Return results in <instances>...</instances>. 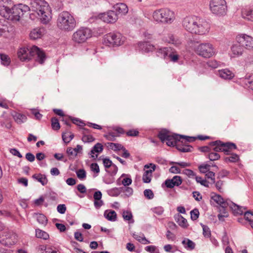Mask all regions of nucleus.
Instances as JSON below:
<instances>
[{
	"label": "nucleus",
	"mask_w": 253,
	"mask_h": 253,
	"mask_svg": "<svg viewBox=\"0 0 253 253\" xmlns=\"http://www.w3.org/2000/svg\"><path fill=\"white\" fill-rule=\"evenodd\" d=\"M133 237L138 242H142V237H145L144 234L140 233L139 234L134 233L132 234Z\"/></svg>",
	"instance_id": "774afa93"
},
{
	"label": "nucleus",
	"mask_w": 253,
	"mask_h": 253,
	"mask_svg": "<svg viewBox=\"0 0 253 253\" xmlns=\"http://www.w3.org/2000/svg\"><path fill=\"white\" fill-rule=\"evenodd\" d=\"M92 32L88 28L82 27L78 29L72 35V40L76 43H82L84 42L90 38Z\"/></svg>",
	"instance_id": "1a4fd4ad"
},
{
	"label": "nucleus",
	"mask_w": 253,
	"mask_h": 253,
	"mask_svg": "<svg viewBox=\"0 0 253 253\" xmlns=\"http://www.w3.org/2000/svg\"><path fill=\"white\" fill-rule=\"evenodd\" d=\"M36 237L44 240H46L49 238V236L47 232L40 229H36Z\"/></svg>",
	"instance_id": "c9c22d12"
},
{
	"label": "nucleus",
	"mask_w": 253,
	"mask_h": 253,
	"mask_svg": "<svg viewBox=\"0 0 253 253\" xmlns=\"http://www.w3.org/2000/svg\"><path fill=\"white\" fill-rule=\"evenodd\" d=\"M144 196L148 199H152L154 198V194L151 189H145L144 191Z\"/></svg>",
	"instance_id": "bf43d9fd"
},
{
	"label": "nucleus",
	"mask_w": 253,
	"mask_h": 253,
	"mask_svg": "<svg viewBox=\"0 0 253 253\" xmlns=\"http://www.w3.org/2000/svg\"><path fill=\"white\" fill-rule=\"evenodd\" d=\"M18 241L17 234L12 231L4 232L0 234V243L10 247L15 245Z\"/></svg>",
	"instance_id": "f8f14e48"
},
{
	"label": "nucleus",
	"mask_w": 253,
	"mask_h": 253,
	"mask_svg": "<svg viewBox=\"0 0 253 253\" xmlns=\"http://www.w3.org/2000/svg\"><path fill=\"white\" fill-rule=\"evenodd\" d=\"M182 244L184 246V248L188 250H194L196 246L194 242L188 238H184L182 241Z\"/></svg>",
	"instance_id": "2f4dec72"
},
{
	"label": "nucleus",
	"mask_w": 253,
	"mask_h": 253,
	"mask_svg": "<svg viewBox=\"0 0 253 253\" xmlns=\"http://www.w3.org/2000/svg\"><path fill=\"white\" fill-rule=\"evenodd\" d=\"M210 145L214 146L213 148L214 152H224L226 155L229 154L230 151L237 149L235 143L232 142L223 143L220 140L211 142L210 143Z\"/></svg>",
	"instance_id": "6e6552de"
},
{
	"label": "nucleus",
	"mask_w": 253,
	"mask_h": 253,
	"mask_svg": "<svg viewBox=\"0 0 253 253\" xmlns=\"http://www.w3.org/2000/svg\"><path fill=\"white\" fill-rule=\"evenodd\" d=\"M145 250L150 253H160L157 247L155 246H148L145 248Z\"/></svg>",
	"instance_id": "09e8293b"
},
{
	"label": "nucleus",
	"mask_w": 253,
	"mask_h": 253,
	"mask_svg": "<svg viewBox=\"0 0 253 253\" xmlns=\"http://www.w3.org/2000/svg\"><path fill=\"white\" fill-rule=\"evenodd\" d=\"M82 141L84 143L91 142L94 141V138L91 135L84 134L82 138Z\"/></svg>",
	"instance_id": "13d9d810"
},
{
	"label": "nucleus",
	"mask_w": 253,
	"mask_h": 253,
	"mask_svg": "<svg viewBox=\"0 0 253 253\" xmlns=\"http://www.w3.org/2000/svg\"><path fill=\"white\" fill-rule=\"evenodd\" d=\"M0 59L1 64L4 66H8L10 63V58L5 54L0 53Z\"/></svg>",
	"instance_id": "4c0bfd02"
},
{
	"label": "nucleus",
	"mask_w": 253,
	"mask_h": 253,
	"mask_svg": "<svg viewBox=\"0 0 253 253\" xmlns=\"http://www.w3.org/2000/svg\"><path fill=\"white\" fill-rule=\"evenodd\" d=\"M195 51L197 55L204 58H210L217 53L216 49L210 42L199 44L195 47Z\"/></svg>",
	"instance_id": "423d86ee"
},
{
	"label": "nucleus",
	"mask_w": 253,
	"mask_h": 253,
	"mask_svg": "<svg viewBox=\"0 0 253 253\" xmlns=\"http://www.w3.org/2000/svg\"><path fill=\"white\" fill-rule=\"evenodd\" d=\"M107 147L110 149L113 150L114 151H118L123 150L124 147L119 143H114L112 142H108L107 143Z\"/></svg>",
	"instance_id": "ea45409f"
},
{
	"label": "nucleus",
	"mask_w": 253,
	"mask_h": 253,
	"mask_svg": "<svg viewBox=\"0 0 253 253\" xmlns=\"http://www.w3.org/2000/svg\"><path fill=\"white\" fill-rule=\"evenodd\" d=\"M103 164L104 167L106 169V171H107V169L109 168H111L113 165L112 162L109 158H105L103 159Z\"/></svg>",
	"instance_id": "864d4df0"
},
{
	"label": "nucleus",
	"mask_w": 253,
	"mask_h": 253,
	"mask_svg": "<svg viewBox=\"0 0 253 253\" xmlns=\"http://www.w3.org/2000/svg\"><path fill=\"white\" fill-rule=\"evenodd\" d=\"M69 119L72 121L73 124L77 126H85V124L82 120L78 118H72L71 117H69Z\"/></svg>",
	"instance_id": "5fc2aeb1"
},
{
	"label": "nucleus",
	"mask_w": 253,
	"mask_h": 253,
	"mask_svg": "<svg viewBox=\"0 0 253 253\" xmlns=\"http://www.w3.org/2000/svg\"><path fill=\"white\" fill-rule=\"evenodd\" d=\"M157 52L158 56L165 59H169L173 62H177L179 57L176 51L170 47L160 48Z\"/></svg>",
	"instance_id": "9d476101"
},
{
	"label": "nucleus",
	"mask_w": 253,
	"mask_h": 253,
	"mask_svg": "<svg viewBox=\"0 0 253 253\" xmlns=\"http://www.w3.org/2000/svg\"><path fill=\"white\" fill-rule=\"evenodd\" d=\"M121 191L124 193V195H121L122 197L125 196V197H128L131 196L133 194V190L132 188L129 187H122Z\"/></svg>",
	"instance_id": "58836bf2"
},
{
	"label": "nucleus",
	"mask_w": 253,
	"mask_h": 253,
	"mask_svg": "<svg viewBox=\"0 0 253 253\" xmlns=\"http://www.w3.org/2000/svg\"><path fill=\"white\" fill-rule=\"evenodd\" d=\"M174 218L176 222L180 226L183 228H186L188 226V224L187 223V220L182 215L178 214L175 216Z\"/></svg>",
	"instance_id": "473e14b6"
},
{
	"label": "nucleus",
	"mask_w": 253,
	"mask_h": 253,
	"mask_svg": "<svg viewBox=\"0 0 253 253\" xmlns=\"http://www.w3.org/2000/svg\"><path fill=\"white\" fill-rule=\"evenodd\" d=\"M239 159V158L238 155L236 154H232L230 156L225 158V161L226 162H236L238 161Z\"/></svg>",
	"instance_id": "de8ad7c7"
},
{
	"label": "nucleus",
	"mask_w": 253,
	"mask_h": 253,
	"mask_svg": "<svg viewBox=\"0 0 253 253\" xmlns=\"http://www.w3.org/2000/svg\"><path fill=\"white\" fill-rule=\"evenodd\" d=\"M51 126L53 129L54 130H58L60 126L58 120L56 118H52L51 120Z\"/></svg>",
	"instance_id": "49530a36"
},
{
	"label": "nucleus",
	"mask_w": 253,
	"mask_h": 253,
	"mask_svg": "<svg viewBox=\"0 0 253 253\" xmlns=\"http://www.w3.org/2000/svg\"><path fill=\"white\" fill-rule=\"evenodd\" d=\"M103 146L101 143H97L92 148L90 151V155L91 158L96 159L98 157V154L94 155L95 153H100L103 151Z\"/></svg>",
	"instance_id": "c85d7f7f"
},
{
	"label": "nucleus",
	"mask_w": 253,
	"mask_h": 253,
	"mask_svg": "<svg viewBox=\"0 0 253 253\" xmlns=\"http://www.w3.org/2000/svg\"><path fill=\"white\" fill-rule=\"evenodd\" d=\"M99 18L106 23H115L118 19V14L114 10H110L99 15Z\"/></svg>",
	"instance_id": "6ab92c4d"
},
{
	"label": "nucleus",
	"mask_w": 253,
	"mask_h": 253,
	"mask_svg": "<svg viewBox=\"0 0 253 253\" xmlns=\"http://www.w3.org/2000/svg\"><path fill=\"white\" fill-rule=\"evenodd\" d=\"M198 17L188 16L185 17L182 21V26L187 31L193 33L195 28L196 24H197Z\"/></svg>",
	"instance_id": "a211bd4d"
},
{
	"label": "nucleus",
	"mask_w": 253,
	"mask_h": 253,
	"mask_svg": "<svg viewBox=\"0 0 253 253\" xmlns=\"http://www.w3.org/2000/svg\"><path fill=\"white\" fill-rule=\"evenodd\" d=\"M44 34L43 28H36L33 29L30 34V37L31 39L36 40L41 38Z\"/></svg>",
	"instance_id": "a878e982"
},
{
	"label": "nucleus",
	"mask_w": 253,
	"mask_h": 253,
	"mask_svg": "<svg viewBox=\"0 0 253 253\" xmlns=\"http://www.w3.org/2000/svg\"><path fill=\"white\" fill-rule=\"evenodd\" d=\"M17 56L21 61H29L33 56H36V60L40 64H42L46 58L44 52L35 45L29 48H20L17 51Z\"/></svg>",
	"instance_id": "7ed1b4c3"
},
{
	"label": "nucleus",
	"mask_w": 253,
	"mask_h": 253,
	"mask_svg": "<svg viewBox=\"0 0 253 253\" xmlns=\"http://www.w3.org/2000/svg\"><path fill=\"white\" fill-rule=\"evenodd\" d=\"M209 159L211 161H216L220 158V155L216 152H211L208 155Z\"/></svg>",
	"instance_id": "6e6d98bb"
},
{
	"label": "nucleus",
	"mask_w": 253,
	"mask_h": 253,
	"mask_svg": "<svg viewBox=\"0 0 253 253\" xmlns=\"http://www.w3.org/2000/svg\"><path fill=\"white\" fill-rule=\"evenodd\" d=\"M241 16L244 19L253 21V7L246 6L241 9Z\"/></svg>",
	"instance_id": "5701e85b"
},
{
	"label": "nucleus",
	"mask_w": 253,
	"mask_h": 253,
	"mask_svg": "<svg viewBox=\"0 0 253 253\" xmlns=\"http://www.w3.org/2000/svg\"><path fill=\"white\" fill-rule=\"evenodd\" d=\"M77 177L80 179H84L86 177V171L84 169H80L76 171Z\"/></svg>",
	"instance_id": "603ef678"
},
{
	"label": "nucleus",
	"mask_w": 253,
	"mask_h": 253,
	"mask_svg": "<svg viewBox=\"0 0 253 253\" xmlns=\"http://www.w3.org/2000/svg\"><path fill=\"white\" fill-rule=\"evenodd\" d=\"M114 9L118 14H125L128 12V8L126 5L123 3H117L114 6Z\"/></svg>",
	"instance_id": "bb28decb"
},
{
	"label": "nucleus",
	"mask_w": 253,
	"mask_h": 253,
	"mask_svg": "<svg viewBox=\"0 0 253 253\" xmlns=\"http://www.w3.org/2000/svg\"><path fill=\"white\" fill-rule=\"evenodd\" d=\"M42 23L47 24L51 19V12L49 6L38 15Z\"/></svg>",
	"instance_id": "b1692460"
},
{
	"label": "nucleus",
	"mask_w": 253,
	"mask_h": 253,
	"mask_svg": "<svg viewBox=\"0 0 253 253\" xmlns=\"http://www.w3.org/2000/svg\"><path fill=\"white\" fill-rule=\"evenodd\" d=\"M246 81V84H251V86L253 89V74L249 75H247L245 79Z\"/></svg>",
	"instance_id": "0e129e2a"
},
{
	"label": "nucleus",
	"mask_w": 253,
	"mask_h": 253,
	"mask_svg": "<svg viewBox=\"0 0 253 253\" xmlns=\"http://www.w3.org/2000/svg\"><path fill=\"white\" fill-rule=\"evenodd\" d=\"M210 30V25L205 20L198 17L193 34L204 35L207 34Z\"/></svg>",
	"instance_id": "dca6fc26"
},
{
	"label": "nucleus",
	"mask_w": 253,
	"mask_h": 253,
	"mask_svg": "<svg viewBox=\"0 0 253 253\" xmlns=\"http://www.w3.org/2000/svg\"><path fill=\"white\" fill-rule=\"evenodd\" d=\"M184 137L181 138V145H187V142H193L196 140V138L194 137H190L183 135Z\"/></svg>",
	"instance_id": "79ce46f5"
},
{
	"label": "nucleus",
	"mask_w": 253,
	"mask_h": 253,
	"mask_svg": "<svg viewBox=\"0 0 253 253\" xmlns=\"http://www.w3.org/2000/svg\"><path fill=\"white\" fill-rule=\"evenodd\" d=\"M48 4L44 0H33L31 2V9L37 15L48 7Z\"/></svg>",
	"instance_id": "f3484780"
},
{
	"label": "nucleus",
	"mask_w": 253,
	"mask_h": 253,
	"mask_svg": "<svg viewBox=\"0 0 253 253\" xmlns=\"http://www.w3.org/2000/svg\"><path fill=\"white\" fill-rule=\"evenodd\" d=\"M182 183V179L179 176H174L171 179L165 180V184L167 188H172L174 186H178Z\"/></svg>",
	"instance_id": "4be33fe9"
},
{
	"label": "nucleus",
	"mask_w": 253,
	"mask_h": 253,
	"mask_svg": "<svg viewBox=\"0 0 253 253\" xmlns=\"http://www.w3.org/2000/svg\"><path fill=\"white\" fill-rule=\"evenodd\" d=\"M32 177L40 182L43 186L45 185L48 181L45 175L41 173L35 174L32 176Z\"/></svg>",
	"instance_id": "7c9ffc66"
},
{
	"label": "nucleus",
	"mask_w": 253,
	"mask_h": 253,
	"mask_svg": "<svg viewBox=\"0 0 253 253\" xmlns=\"http://www.w3.org/2000/svg\"><path fill=\"white\" fill-rule=\"evenodd\" d=\"M210 8L213 14L224 16L227 10L226 2L225 0H210Z\"/></svg>",
	"instance_id": "0eeeda50"
},
{
	"label": "nucleus",
	"mask_w": 253,
	"mask_h": 253,
	"mask_svg": "<svg viewBox=\"0 0 253 253\" xmlns=\"http://www.w3.org/2000/svg\"><path fill=\"white\" fill-rule=\"evenodd\" d=\"M13 117L15 121L18 124H21L25 122L27 120V117L25 115L21 113H15L13 115Z\"/></svg>",
	"instance_id": "72a5a7b5"
},
{
	"label": "nucleus",
	"mask_w": 253,
	"mask_h": 253,
	"mask_svg": "<svg viewBox=\"0 0 253 253\" xmlns=\"http://www.w3.org/2000/svg\"><path fill=\"white\" fill-rule=\"evenodd\" d=\"M151 210L154 213L157 214L158 215H162L164 211V208L161 206L155 207L152 209Z\"/></svg>",
	"instance_id": "3c124183"
},
{
	"label": "nucleus",
	"mask_w": 253,
	"mask_h": 253,
	"mask_svg": "<svg viewBox=\"0 0 253 253\" xmlns=\"http://www.w3.org/2000/svg\"><path fill=\"white\" fill-rule=\"evenodd\" d=\"M57 26L62 31L70 32L77 26V22L73 15L69 12L63 11L58 16Z\"/></svg>",
	"instance_id": "20e7f679"
},
{
	"label": "nucleus",
	"mask_w": 253,
	"mask_h": 253,
	"mask_svg": "<svg viewBox=\"0 0 253 253\" xmlns=\"http://www.w3.org/2000/svg\"><path fill=\"white\" fill-rule=\"evenodd\" d=\"M235 41L242 44L245 49L253 50V37L245 34H240L236 36Z\"/></svg>",
	"instance_id": "4468645a"
},
{
	"label": "nucleus",
	"mask_w": 253,
	"mask_h": 253,
	"mask_svg": "<svg viewBox=\"0 0 253 253\" xmlns=\"http://www.w3.org/2000/svg\"><path fill=\"white\" fill-rule=\"evenodd\" d=\"M123 217L125 220L130 221V223H133L134 220L132 218V214L129 211H124L123 212Z\"/></svg>",
	"instance_id": "a19ab883"
},
{
	"label": "nucleus",
	"mask_w": 253,
	"mask_h": 253,
	"mask_svg": "<svg viewBox=\"0 0 253 253\" xmlns=\"http://www.w3.org/2000/svg\"><path fill=\"white\" fill-rule=\"evenodd\" d=\"M37 219L39 223L43 225H45L47 221L46 216L42 214H37Z\"/></svg>",
	"instance_id": "a18cd8bd"
},
{
	"label": "nucleus",
	"mask_w": 253,
	"mask_h": 253,
	"mask_svg": "<svg viewBox=\"0 0 253 253\" xmlns=\"http://www.w3.org/2000/svg\"><path fill=\"white\" fill-rule=\"evenodd\" d=\"M218 75L220 78L225 80H230L234 76L233 73L227 69L219 70Z\"/></svg>",
	"instance_id": "cd10ccee"
},
{
	"label": "nucleus",
	"mask_w": 253,
	"mask_h": 253,
	"mask_svg": "<svg viewBox=\"0 0 253 253\" xmlns=\"http://www.w3.org/2000/svg\"><path fill=\"white\" fill-rule=\"evenodd\" d=\"M195 179L197 183H199L205 187H209V182L206 180L202 179L201 177L195 176Z\"/></svg>",
	"instance_id": "4d7b16f0"
},
{
	"label": "nucleus",
	"mask_w": 253,
	"mask_h": 253,
	"mask_svg": "<svg viewBox=\"0 0 253 253\" xmlns=\"http://www.w3.org/2000/svg\"><path fill=\"white\" fill-rule=\"evenodd\" d=\"M211 199L217 204L219 205L222 211V213L218 215V218L219 220L223 221L224 217L228 216V213L226 211L225 208L229 207L233 211L234 214H242L244 212L243 208L238 205L235 204L232 201L228 200H225L221 196L218 194H214L211 196Z\"/></svg>",
	"instance_id": "f03ea898"
},
{
	"label": "nucleus",
	"mask_w": 253,
	"mask_h": 253,
	"mask_svg": "<svg viewBox=\"0 0 253 253\" xmlns=\"http://www.w3.org/2000/svg\"><path fill=\"white\" fill-rule=\"evenodd\" d=\"M158 137L162 142H166L169 146H176V148L182 152H189L191 151L192 147L187 145H181V138L183 135L178 134H170V132L166 129H162L159 134Z\"/></svg>",
	"instance_id": "f257e3e1"
},
{
	"label": "nucleus",
	"mask_w": 253,
	"mask_h": 253,
	"mask_svg": "<svg viewBox=\"0 0 253 253\" xmlns=\"http://www.w3.org/2000/svg\"><path fill=\"white\" fill-rule=\"evenodd\" d=\"M90 169L92 171L97 173V174L94 175V177H96L100 171L99 166L97 163H93L90 165Z\"/></svg>",
	"instance_id": "e2e57ef3"
},
{
	"label": "nucleus",
	"mask_w": 253,
	"mask_h": 253,
	"mask_svg": "<svg viewBox=\"0 0 253 253\" xmlns=\"http://www.w3.org/2000/svg\"><path fill=\"white\" fill-rule=\"evenodd\" d=\"M121 189H122L121 187H114L108 190L107 192L110 196L117 197L122 193Z\"/></svg>",
	"instance_id": "e433bc0d"
},
{
	"label": "nucleus",
	"mask_w": 253,
	"mask_h": 253,
	"mask_svg": "<svg viewBox=\"0 0 253 253\" xmlns=\"http://www.w3.org/2000/svg\"><path fill=\"white\" fill-rule=\"evenodd\" d=\"M210 166L208 164H204L199 166V169L201 172L205 173L210 170Z\"/></svg>",
	"instance_id": "680f3d73"
},
{
	"label": "nucleus",
	"mask_w": 253,
	"mask_h": 253,
	"mask_svg": "<svg viewBox=\"0 0 253 253\" xmlns=\"http://www.w3.org/2000/svg\"><path fill=\"white\" fill-rule=\"evenodd\" d=\"M152 18L157 23L170 24L174 21L175 15L174 12L169 8H161L153 12Z\"/></svg>",
	"instance_id": "39448f33"
},
{
	"label": "nucleus",
	"mask_w": 253,
	"mask_h": 253,
	"mask_svg": "<svg viewBox=\"0 0 253 253\" xmlns=\"http://www.w3.org/2000/svg\"><path fill=\"white\" fill-rule=\"evenodd\" d=\"M207 65L210 68L212 69H215L220 66V62L215 60H211L207 62Z\"/></svg>",
	"instance_id": "37998d69"
},
{
	"label": "nucleus",
	"mask_w": 253,
	"mask_h": 253,
	"mask_svg": "<svg viewBox=\"0 0 253 253\" xmlns=\"http://www.w3.org/2000/svg\"><path fill=\"white\" fill-rule=\"evenodd\" d=\"M139 49L144 52H148L156 49L155 46L148 42H141L138 43Z\"/></svg>",
	"instance_id": "393cba45"
},
{
	"label": "nucleus",
	"mask_w": 253,
	"mask_h": 253,
	"mask_svg": "<svg viewBox=\"0 0 253 253\" xmlns=\"http://www.w3.org/2000/svg\"><path fill=\"white\" fill-rule=\"evenodd\" d=\"M104 217L108 220L115 221L117 219V213L113 210H106L104 213Z\"/></svg>",
	"instance_id": "c756f323"
},
{
	"label": "nucleus",
	"mask_w": 253,
	"mask_h": 253,
	"mask_svg": "<svg viewBox=\"0 0 253 253\" xmlns=\"http://www.w3.org/2000/svg\"><path fill=\"white\" fill-rule=\"evenodd\" d=\"M31 10V7H29L28 5L23 4H19L17 5H14L12 8V13L11 16L14 17L11 19V21H18L20 18L24 14Z\"/></svg>",
	"instance_id": "2eb2a0df"
},
{
	"label": "nucleus",
	"mask_w": 253,
	"mask_h": 253,
	"mask_svg": "<svg viewBox=\"0 0 253 253\" xmlns=\"http://www.w3.org/2000/svg\"><path fill=\"white\" fill-rule=\"evenodd\" d=\"M119 136V135L116 132H109L108 133L104 135L107 140L112 141H115L116 140V138Z\"/></svg>",
	"instance_id": "c03bdc74"
},
{
	"label": "nucleus",
	"mask_w": 253,
	"mask_h": 253,
	"mask_svg": "<svg viewBox=\"0 0 253 253\" xmlns=\"http://www.w3.org/2000/svg\"><path fill=\"white\" fill-rule=\"evenodd\" d=\"M150 168H151V169L145 170L143 174L142 180L144 183H149L151 182L152 172L154 171L156 169V165L151 163L144 166V169H149Z\"/></svg>",
	"instance_id": "aec40b11"
},
{
	"label": "nucleus",
	"mask_w": 253,
	"mask_h": 253,
	"mask_svg": "<svg viewBox=\"0 0 253 253\" xmlns=\"http://www.w3.org/2000/svg\"><path fill=\"white\" fill-rule=\"evenodd\" d=\"M51 247L48 245H40L37 247V250L39 253H44L47 251V249L50 248Z\"/></svg>",
	"instance_id": "8fccbe9b"
},
{
	"label": "nucleus",
	"mask_w": 253,
	"mask_h": 253,
	"mask_svg": "<svg viewBox=\"0 0 253 253\" xmlns=\"http://www.w3.org/2000/svg\"><path fill=\"white\" fill-rule=\"evenodd\" d=\"M82 150V146L80 145H78L75 148L72 147H68L67 149V153L70 156H76L78 153L80 152Z\"/></svg>",
	"instance_id": "f704fd0d"
},
{
	"label": "nucleus",
	"mask_w": 253,
	"mask_h": 253,
	"mask_svg": "<svg viewBox=\"0 0 253 253\" xmlns=\"http://www.w3.org/2000/svg\"><path fill=\"white\" fill-rule=\"evenodd\" d=\"M131 183L132 180L130 177H125L122 181V183L124 186V187L130 185Z\"/></svg>",
	"instance_id": "69168bd1"
},
{
	"label": "nucleus",
	"mask_w": 253,
	"mask_h": 253,
	"mask_svg": "<svg viewBox=\"0 0 253 253\" xmlns=\"http://www.w3.org/2000/svg\"><path fill=\"white\" fill-rule=\"evenodd\" d=\"M191 218L193 220H196L199 215V212L198 209H195L190 211Z\"/></svg>",
	"instance_id": "052dcab7"
},
{
	"label": "nucleus",
	"mask_w": 253,
	"mask_h": 253,
	"mask_svg": "<svg viewBox=\"0 0 253 253\" xmlns=\"http://www.w3.org/2000/svg\"><path fill=\"white\" fill-rule=\"evenodd\" d=\"M13 6L11 0H0V15L9 20L14 18L11 16Z\"/></svg>",
	"instance_id": "9b49d317"
},
{
	"label": "nucleus",
	"mask_w": 253,
	"mask_h": 253,
	"mask_svg": "<svg viewBox=\"0 0 253 253\" xmlns=\"http://www.w3.org/2000/svg\"><path fill=\"white\" fill-rule=\"evenodd\" d=\"M125 40V37L120 33L116 32L107 34L104 39V41L111 45L120 46L124 43Z\"/></svg>",
	"instance_id": "ddd939ff"
},
{
	"label": "nucleus",
	"mask_w": 253,
	"mask_h": 253,
	"mask_svg": "<svg viewBox=\"0 0 253 253\" xmlns=\"http://www.w3.org/2000/svg\"><path fill=\"white\" fill-rule=\"evenodd\" d=\"M231 47V57H237L242 56L244 51V47L242 44H240L235 41Z\"/></svg>",
	"instance_id": "412c9836"
},
{
	"label": "nucleus",
	"mask_w": 253,
	"mask_h": 253,
	"mask_svg": "<svg viewBox=\"0 0 253 253\" xmlns=\"http://www.w3.org/2000/svg\"><path fill=\"white\" fill-rule=\"evenodd\" d=\"M57 211L61 213V214H64L66 210V207L65 205L64 204H60L58 205L57 207Z\"/></svg>",
	"instance_id": "338daca9"
}]
</instances>
